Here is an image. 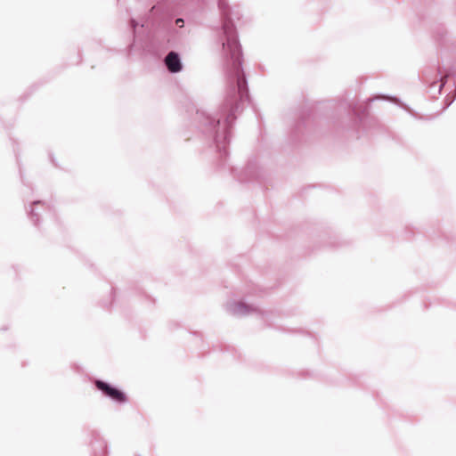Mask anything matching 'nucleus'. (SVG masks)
<instances>
[{
	"label": "nucleus",
	"instance_id": "1",
	"mask_svg": "<svg viewBox=\"0 0 456 456\" xmlns=\"http://www.w3.org/2000/svg\"><path fill=\"white\" fill-rule=\"evenodd\" d=\"M95 386L98 389L102 391L106 395L110 396V398H112L113 400H115L117 402L123 403L126 400V397L123 392L119 391L117 388L111 387L110 385H108L107 383H105L103 381L96 380Z\"/></svg>",
	"mask_w": 456,
	"mask_h": 456
},
{
	"label": "nucleus",
	"instance_id": "2",
	"mask_svg": "<svg viewBox=\"0 0 456 456\" xmlns=\"http://www.w3.org/2000/svg\"><path fill=\"white\" fill-rule=\"evenodd\" d=\"M165 63L170 72L176 73L182 69L179 56L175 52H170L165 58Z\"/></svg>",
	"mask_w": 456,
	"mask_h": 456
},
{
	"label": "nucleus",
	"instance_id": "3",
	"mask_svg": "<svg viewBox=\"0 0 456 456\" xmlns=\"http://www.w3.org/2000/svg\"><path fill=\"white\" fill-rule=\"evenodd\" d=\"M227 47L231 51L232 58L234 59L236 61H240L241 53L238 42L236 40H228Z\"/></svg>",
	"mask_w": 456,
	"mask_h": 456
},
{
	"label": "nucleus",
	"instance_id": "4",
	"mask_svg": "<svg viewBox=\"0 0 456 456\" xmlns=\"http://www.w3.org/2000/svg\"><path fill=\"white\" fill-rule=\"evenodd\" d=\"M447 77H448V76H447V75H445V76H444V77L441 78V82H442V84H441V87H443V86H444V84H445V82H446V79H447Z\"/></svg>",
	"mask_w": 456,
	"mask_h": 456
},
{
	"label": "nucleus",
	"instance_id": "5",
	"mask_svg": "<svg viewBox=\"0 0 456 456\" xmlns=\"http://www.w3.org/2000/svg\"><path fill=\"white\" fill-rule=\"evenodd\" d=\"M176 23H177V24H180V27H183V24H181V23H183V20L182 19H178V20H176Z\"/></svg>",
	"mask_w": 456,
	"mask_h": 456
},
{
	"label": "nucleus",
	"instance_id": "6",
	"mask_svg": "<svg viewBox=\"0 0 456 456\" xmlns=\"http://www.w3.org/2000/svg\"><path fill=\"white\" fill-rule=\"evenodd\" d=\"M176 23H177V24H180V27H183V24H181V23H183V20L182 19H178V20H176Z\"/></svg>",
	"mask_w": 456,
	"mask_h": 456
},
{
	"label": "nucleus",
	"instance_id": "7",
	"mask_svg": "<svg viewBox=\"0 0 456 456\" xmlns=\"http://www.w3.org/2000/svg\"><path fill=\"white\" fill-rule=\"evenodd\" d=\"M243 84H244V81H240V80L238 81V86H239L240 89L241 88Z\"/></svg>",
	"mask_w": 456,
	"mask_h": 456
}]
</instances>
